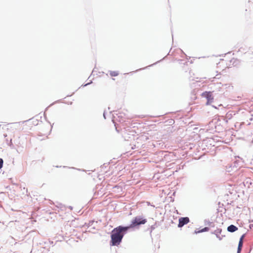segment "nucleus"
<instances>
[{
  "instance_id": "f257e3e1",
  "label": "nucleus",
  "mask_w": 253,
  "mask_h": 253,
  "mask_svg": "<svg viewBox=\"0 0 253 253\" xmlns=\"http://www.w3.org/2000/svg\"><path fill=\"white\" fill-rule=\"evenodd\" d=\"M128 230V227H123L122 226H119L114 228L112 231L111 236V245H119L121 242L124 235L126 233Z\"/></svg>"
},
{
  "instance_id": "9b49d317",
  "label": "nucleus",
  "mask_w": 253,
  "mask_h": 253,
  "mask_svg": "<svg viewBox=\"0 0 253 253\" xmlns=\"http://www.w3.org/2000/svg\"><path fill=\"white\" fill-rule=\"evenodd\" d=\"M221 60H222V61H226V59H222Z\"/></svg>"
},
{
  "instance_id": "1a4fd4ad",
  "label": "nucleus",
  "mask_w": 253,
  "mask_h": 253,
  "mask_svg": "<svg viewBox=\"0 0 253 253\" xmlns=\"http://www.w3.org/2000/svg\"><path fill=\"white\" fill-rule=\"evenodd\" d=\"M3 160L1 158H0V169H1L2 167L3 166Z\"/></svg>"
},
{
  "instance_id": "7ed1b4c3",
  "label": "nucleus",
  "mask_w": 253,
  "mask_h": 253,
  "mask_svg": "<svg viewBox=\"0 0 253 253\" xmlns=\"http://www.w3.org/2000/svg\"><path fill=\"white\" fill-rule=\"evenodd\" d=\"M202 96L205 97L207 99L206 105H210L213 100V97L212 95L211 92L210 91H205L202 93Z\"/></svg>"
},
{
  "instance_id": "0eeeda50",
  "label": "nucleus",
  "mask_w": 253,
  "mask_h": 253,
  "mask_svg": "<svg viewBox=\"0 0 253 253\" xmlns=\"http://www.w3.org/2000/svg\"><path fill=\"white\" fill-rule=\"evenodd\" d=\"M109 74L111 77H116L119 75V72L116 71H110Z\"/></svg>"
},
{
  "instance_id": "39448f33",
  "label": "nucleus",
  "mask_w": 253,
  "mask_h": 253,
  "mask_svg": "<svg viewBox=\"0 0 253 253\" xmlns=\"http://www.w3.org/2000/svg\"><path fill=\"white\" fill-rule=\"evenodd\" d=\"M238 230V228L234 225H231L227 228V230L230 232H233Z\"/></svg>"
},
{
  "instance_id": "9d476101",
  "label": "nucleus",
  "mask_w": 253,
  "mask_h": 253,
  "mask_svg": "<svg viewBox=\"0 0 253 253\" xmlns=\"http://www.w3.org/2000/svg\"><path fill=\"white\" fill-rule=\"evenodd\" d=\"M215 231L217 233H220L221 232V229H218L216 230H215Z\"/></svg>"
},
{
  "instance_id": "423d86ee",
  "label": "nucleus",
  "mask_w": 253,
  "mask_h": 253,
  "mask_svg": "<svg viewBox=\"0 0 253 253\" xmlns=\"http://www.w3.org/2000/svg\"><path fill=\"white\" fill-rule=\"evenodd\" d=\"M244 235H242V237L240 239V241L238 244V252L239 253L242 249V246H243V241L244 239Z\"/></svg>"
},
{
  "instance_id": "6e6552de",
  "label": "nucleus",
  "mask_w": 253,
  "mask_h": 253,
  "mask_svg": "<svg viewBox=\"0 0 253 253\" xmlns=\"http://www.w3.org/2000/svg\"><path fill=\"white\" fill-rule=\"evenodd\" d=\"M209 229H209V227H206L202 229L201 230L199 231L197 233H200V232H205V231H208L209 230Z\"/></svg>"
},
{
  "instance_id": "f03ea898",
  "label": "nucleus",
  "mask_w": 253,
  "mask_h": 253,
  "mask_svg": "<svg viewBox=\"0 0 253 253\" xmlns=\"http://www.w3.org/2000/svg\"><path fill=\"white\" fill-rule=\"evenodd\" d=\"M146 222V219L143 218L141 216H136L132 220L130 224L128 226H126V227H128L129 229V228L135 227L141 224H144Z\"/></svg>"
},
{
  "instance_id": "20e7f679",
  "label": "nucleus",
  "mask_w": 253,
  "mask_h": 253,
  "mask_svg": "<svg viewBox=\"0 0 253 253\" xmlns=\"http://www.w3.org/2000/svg\"><path fill=\"white\" fill-rule=\"evenodd\" d=\"M189 218L187 217H180L179 219V223L178 224V227H181L184 226L185 224H187L189 222Z\"/></svg>"
}]
</instances>
